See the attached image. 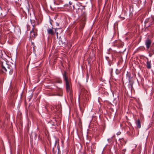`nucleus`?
I'll use <instances>...</instances> for the list:
<instances>
[{
    "mask_svg": "<svg viewBox=\"0 0 154 154\" xmlns=\"http://www.w3.org/2000/svg\"><path fill=\"white\" fill-rule=\"evenodd\" d=\"M63 76L66 84V91L68 92H69V94L70 95L71 94V85L70 82L69 80L68 77L66 76V72H64Z\"/></svg>",
    "mask_w": 154,
    "mask_h": 154,
    "instance_id": "obj_1",
    "label": "nucleus"
},
{
    "mask_svg": "<svg viewBox=\"0 0 154 154\" xmlns=\"http://www.w3.org/2000/svg\"><path fill=\"white\" fill-rule=\"evenodd\" d=\"M0 65L2 66V71L3 72H5L7 71V68H8V66L5 60L3 61L0 60Z\"/></svg>",
    "mask_w": 154,
    "mask_h": 154,
    "instance_id": "obj_2",
    "label": "nucleus"
},
{
    "mask_svg": "<svg viewBox=\"0 0 154 154\" xmlns=\"http://www.w3.org/2000/svg\"><path fill=\"white\" fill-rule=\"evenodd\" d=\"M149 23V26L154 23V17L151 16L150 17L147 18L145 20V23Z\"/></svg>",
    "mask_w": 154,
    "mask_h": 154,
    "instance_id": "obj_3",
    "label": "nucleus"
},
{
    "mask_svg": "<svg viewBox=\"0 0 154 154\" xmlns=\"http://www.w3.org/2000/svg\"><path fill=\"white\" fill-rule=\"evenodd\" d=\"M152 42L151 40L149 38H147L145 41V44L146 45V48L148 49L150 47L151 44Z\"/></svg>",
    "mask_w": 154,
    "mask_h": 154,
    "instance_id": "obj_4",
    "label": "nucleus"
},
{
    "mask_svg": "<svg viewBox=\"0 0 154 154\" xmlns=\"http://www.w3.org/2000/svg\"><path fill=\"white\" fill-rule=\"evenodd\" d=\"M37 35V34H35V32L33 31V29L30 32V38L32 39L34 38Z\"/></svg>",
    "mask_w": 154,
    "mask_h": 154,
    "instance_id": "obj_5",
    "label": "nucleus"
},
{
    "mask_svg": "<svg viewBox=\"0 0 154 154\" xmlns=\"http://www.w3.org/2000/svg\"><path fill=\"white\" fill-rule=\"evenodd\" d=\"M58 30H60V31L59 32L60 34L62 33L63 31V30L61 28L55 29V32H56V34L57 38H58V34H59V32H58Z\"/></svg>",
    "mask_w": 154,
    "mask_h": 154,
    "instance_id": "obj_6",
    "label": "nucleus"
},
{
    "mask_svg": "<svg viewBox=\"0 0 154 154\" xmlns=\"http://www.w3.org/2000/svg\"><path fill=\"white\" fill-rule=\"evenodd\" d=\"M136 123L138 128H140L141 127L140 122L139 119L137 120L136 122Z\"/></svg>",
    "mask_w": 154,
    "mask_h": 154,
    "instance_id": "obj_7",
    "label": "nucleus"
},
{
    "mask_svg": "<svg viewBox=\"0 0 154 154\" xmlns=\"http://www.w3.org/2000/svg\"><path fill=\"white\" fill-rule=\"evenodd\" d=\"M47 32L48 34H51L52 35H53L54 34V33L53 32L52 29H48Z\"/></svg>",
    "mask_w": 154,
    "mask_h": 154,
    "instance_id": "obj_8",
    "label": "nucleus"
},
{
    "mask_svg": "<svg viewBox=\"0 0 154 154\" xmlns=\"http://www.w3.org/2000/svg\"><path fill=\"white\" fill-rule=\"evenodd\" d=\"M146 66L148 69H150L151 68V64L150 61H147L146 63Z\"/></svg>",
    "mask_w": 154,
    "mask_h": 154,
    "instance_id": "obj_9",
    "label": "nucleus"
},
{
    "mask_svg": "<svg viewBox=\"0 0 154 154\" xmlns=\"http://www.w3.org/2000/svg\"><path fill=\"white\" fill-rule=\"evenodd\" d=\"M57 144V146H59V144L58 143V140H56L55 142L54 146H56Z\"/></svg>",
    "mask_w": 154,
    "mask_h": 154,
    "instance_id": "obj_10",
    "label": "nucleus"
},
{
    "mask_svg": "<svg viewBox=\"0 0 154 154\" xmlns=\"http://www.w3.org/2000/svg\"><path fill=\"white\" fill-rule=\"evenodd\" d=\"M0 56L1 58L3 57V54H2V52L1 50H0Z\"/></svg>",
    "mask_w": 154,
    "mask_h": 154,
    "instance_id": "obj_11",
    "label": "nucleus"
},
{
    "mask_svg": "<svg viewBox=\"0 0 154 154\" xmlns=\"http://www.w3.org/2000/svg\"><path fill=\"white\" fill-rule=\"evenodd\" d=\"M126 151V149H123L122 150V153L123 154H125Z\"/></svg>",
    "mask_w": 154,
    "mask_h": 154,
    "instance_id": "obj_12",
    "label": "nucleus"
},
{
    "mask_svg": "<svg viewBox=\"0 0 154 154\" xmlns=\"http://www.w3.org/2000/svg\"><path fill=\"white\" fill-rule=\"evenodd\" d=\"M108 142H110L111 141V139H108Z\"/></svg>",
    "mask_w": 154,
    "mask_h": 154,
    "instance_id": "obj_13",
    "label": "nucleus"
},
{
    "mask_svg": "<svg viewBox=\"0 0 154 154\" xmlns=\"http://www.w3.org/2000/svg\"><path fill=\"white\" fill-rule=\"evenodd\" d=\"M106 60H109V57H106Z\"/></svg>",
    "mask_w": 154,
    "mask_h": 154,
    "instance_id": "obj_14",
    "label": "nucleus"
},
{
    "mask_svg": "<svg viewBox=\"0 0 154 154\" xmlns=\"http://www.w3.org/2000/svg\"><path fill=\"white\" fill-rule=\"evenodd\" d=\"M56 25L57 26H59V23H56Z\"/></svg>",
    "mask_w": 154,
    "mask_h": 154,
    "instance_id": "obj_15",
    "label": "nucleus"
},
{
    "mask_svg": "<svg viewBox=\"0 0 154 154\" xmlns=\"http://www.w3.org/2000/svg\"><path fill=\"white\" fill-rule=\"evenodd\" d=\"M88 77H89L88 75V74H87V78H88Z\"/></svg>",
    "mask_w": 154,
    "mask_h": 154,
    "instance_id": "obj_16",
    "label": "nucleus"
},
{
    "mask_svg": "<svg viewBox=\"0 0 154 154\" xmlns=\"http://www.w3.org/2000/svg\"><path fill=\"white\" fill-rule=\"evenodd\" d=\"M61 82H62V81H59V83H61Z\"/></svg>",
    "mask_w": 154,
    "mask_h": 154,
    "instance_id": "obj_17",
    "label": "nucleus"
},
{
    "mask_svg": "<svg viewBox=\"0 0 154 154\" xmlns=\"http://www.w3.org/2000/svg\"><path fill=\"white\" fill-rule=\"evenodd\" d=\"M60 31V30H58V32H59H59Z\"/></svg>",
    "mask_w": 154,
    "mask_h": 154,
    "instance_id": "obj_18",
    "label": "nucleus"
},
{
    "mask_svg": "<svg viewBox=\"0 0 154 154\" xmlns=\"http://www.w3.org/2000/svg\"><path fill=\"white\" fill-rule=\"evenodd\" d=\"M54 148H53V149H52L53 151H54Z\"/></svg>",
    "mask_w": 154,
    "mask_h": 154,
    "instance_id": "obj_19",
    "label": "nucleus"
},
{
    "mask_svg": "<svg viewBox=\"0 0 154 154\" xmlns=\"http://www.w3.org/2000/svg\"><path fill=\"white\" fill-rule=\"evenodd\" d=\"M149 55L150 56V57H151V55H150V54H149Z\"/></svg>",
    "mask_w": 154,
    "mask_h": 154,
    "instance_id": "obj_20",
    "label": "nucleus"
},
{
    "mask_svg": "<svg viewBox=\"0 0 154 154\" xmlns=\"http://www.w3.org/2000/svg\"><path fill=\"white\" fill-rule=\"evenodd\" d=\"M149 55L150 56V57H151V55H150V54H149Z\"/></svg>",
    "mask_w": 154,
    "mask_h": 154,
    "instance_id": "obj_21",
    "label": "nucleus"
},
{
    "mask_svg": "<svg viewBox=\"0 0 154 154\" xmlns=\"http://www.w3.org/2000/svg\"><path fill=\"white\" fill-rule=\"evenodd\" d=\"M118 135H119V133H118V134H117Z\"/></svg>",
    "mask_w": 154,
    "mask_h": 154,
    "instance_id": "obj_22",
    "label": "nucleus"
},
{
    "mask_svg": "<svg viewBox=\"0 0 154 154\" xmlns=\"http://www.w3.org/2000/svg\"><path fill=\"white\" fill-rule=\"evenodd\" d=\"M118 135H119V133H118V134H117Z\"/></svg>",
    "mask_w": 154,
    "mask_h": 154,
    "instance_id": "obj_23",
    "label": "nucleus"
}]
</instances>
